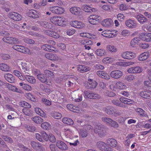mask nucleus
Returning <instances> with one entry per match:
<instances>
[{"mask_svg": "<svg viewBox=\"0 0 151 151\" xmlns=\"http://www.w3.org/2000/svg\"><path fill=\"white\" fill-rule=\"evenodd\" d=\"M31 119L33 121L37 124H40L43 121V119L39 116H35Z\"/></svg>", "mask_w": 151, "mask_h": 151, "instance_id": "obj_36", "label": "nucleus"}, {"mask_svg": "<svg viewBox=\"0 0 151 151\" xmlns=\"http://www.w3.org/2000/svg\"><path fill=\"white\" fill-rule=\"evenodd\" d=\"M104 111L108 114H113L114 111V108L111 107H107L105 108Z\"/></svg>", "mask_w": 151, "mask_h": 151, "instance_id": "obj_42", "label": "nucleus"}, {"mask_svg": "<svg viewBox=\"0 0 151 151\" xmlns=\"http://www.w3.org/2000/svg\"><path fill=\"white\" fill-rule=\"evenodd\" d=\"M50 20L52 23L59 26H62L64 22V20L63 19L58 17H52L50 18Z\"/></svg>", "mask_w": 151, "mask_h": 151, "instance_id": "obj_2", "label": "nucleus"}, {"mask_svg": "<svg viewBox=\"0 0 151 151\" xmlns=\"http://www.w3.org/2000/svg\"><path fill=\"white\" fill-rule=\"evenodd\" d=\"M112 120V119L110 118L106 117H103L101 118V120L102 121L109 124L111 121Z\"/></svg>", "mask_w": 151, "mask_h": 151, "instance_id": "obj_53", "label": "nucleus"}, {"mask_svg": "<svg viewBox=\"0 0 151 151\" xmlns=\"http://www.w3.org/2000/svg\"><path fill=\"white\" fill-rule=\"evenodd\" d=\"M106 50L107 51L111 52H116L117 51V49L114 46L108 45L106 47Z\"/></svg>", "mask_w": 151, "mask_h": 151, "instance_id": "obj_43", "label": "nucleus"}, {"mask_svg": "<svg viewBox=\"0 0 151 151\" xmlns=\"http://www.w3.org/2000/svg\"><path fill=\"white\" fill-rule=\"evenodd\" d=\"M117 88L120 89H125L126 88V86L124 84L121 82H117L116 83Z\"/></svg>", "mask_w": 151, "mask_h": 151, "instance_id": "obj_41", "label": "nucleus"}, {"mask_svg": "<svg viewBox=\"0 0 151 151\" xmlns=\"http://www.w3.org/2000/svg\"><path fill=\"white\" fill-rule=\"evenodd\" d=\"M19 105L22 107H27L29 109L31 108V106L27 102L24 101H22L19 102Z\"/></svg>", "mask_w": 151, "mask_h": 151, "instance_id": "obj_47", "label": "nucleus"}, {"mask_svg": "<svg viewBox=\"0 0 151 151\" xmlns=\"http://www.w3.org/2000/svg\"><path fill=\"white\" fill-rule=\"evenodd\" d=\"M50 10L53 13L61 14L64 13L63 8L57 6L51 7L50 8Z\"/></svg>", "mask_w": 151, "mask_h": 151, "instance_id": "obj_9", "label": "nucleus"}, {"mask_svg": "<svg viewBox=\"0 0 151 151\" xmlns=\"http://www.w3.org/2000/svg\"><path fill=\"white\" fill-rule=\"evenodd\" d=\"M110 75L112 78L115 79H118L122 76L123 73L119 70H114L111 72Z\"/></svg>", "mask_w": 151, "mask_h": 151, "instance_id": "obj_10", "label": "nucleus"}, {"mask_svg": "<svg viewBox=\"0 0 151 151\" xmlns=\"http://www.w3.org/2000/svg\"><path fill=\"white\" fill-rule=\"evenodd\" d=\"M37 78L40 82L42 83H44L45 82H47V77L44 74L41 73L38 76Z\"/></svg>", "mask_w": 151, "mask_h": 151, "instance_id": "obj_28", "label": "nucleus"}, {"mask_svg": "<svg viewBox=\"0 0 151 151\" xmlns=\"http://www.w3.org/2000/svg\"><path fill=\"white\" fill-rule=\"evenodd\" d=\"M142 39V35H141L139 37H134L131 41V45L133 47H134L137 44V43L140 40V39Z\"/></svg>", "mask_w": 151, "mask_h": 151, "instance_id": "obj_26", "label": "nucleus"}, {"mask_svg": "<svg viewBox=\"0 0 151 151\" xmlns=\"http://www.w3.org/2000/svg\"><path fill=\"white\" fill-rule=\"evenodd\" d=\"M4 77L6 81L10 83L14 82V78L12 74L9 73H6L4 75Z\"/></svg>", "mask_w": 151, "mask_h": 151, "instance_id": "obj_18", "label": "nucleus"}, {"mask_svg": "<svg viewBox=\"0 0 151 151\" xmlns=\"http://www.w3.org/2000/svg\"><path fill=\"white\" fill-rule=\"evenodd\" d=\"M45 56L46 58L51 60H56L58 58L56 55L51 53L46 54Z\"/></svg>", "mask_w": 151, "mask_h": 151, "instance_id": "obj_21", "label": "nucleus"}, {"mask_svg": "<svg viewBox=\"0 0 151 151\" xmlns=\"http://www.w3.org/2000/svg\"><path fill=\"white\" fill-rule=\"evenodd\" d=\"M50 148L51 151H59L58 149L55 144H50Z\"/></svg>", "mask_w": 151, "mask_h": 151, "instance_id": "obj_55", "label": "nucleus"}, {"mask_svg": "<svg viewBox=\"0 0 151 151\" xmlns=\"http://www.w3.org/2000/svg\"><path fill=\"white\" fill-rule=\"evenodd\" d=\"M142 70L143 69L141 67L137 66L128 69L127 71L129 73H141Z\"/></svg>", "mask_w": 151, "mask_h": 151, "instance_id": "obj_8", "label": "nucleus"}, {"mask_svg": "<svg viewBox=\"0 0 151 151\" xmlns=\"http://www.w3.org/2000/svg\"><path fill=\"white\" fill-rule=\"evenodd\" d=\"M70 25L75 28H81L84 27V24L81 22L77 21H72L70 23Z\"/></svg>", "mask_w": 151, "mask_h": 151, "instance_id": "obj_15", "label": "nucleus"}, {"mask_svg": "<svg viewBox=\"0 0 151 151\" xmlns=\"http://www.w3.org/2000/svg\"><path fill=\"white\" fill-rule=\"evenodd\" d=\"M81 9L79 7H73L70 8V11L73 14L78 15L80 14Z\"/></svg>", "mask_w": 151, "mask_h": 151, "instance_id": "obj_27", "label": "nucleus"}, {"mask_svg": "<svg viewBox=\"0 0 151 151\" xmlns=\"http://www.w3.org/2000/svg\"><path fill=\"white\" fill-rule=\"evenodd\" d=\"M117 18L118 20L122 21L124 20L125 16L122 14H119L117 15Z\"/></svg>", "mask_w": 151, "mask_h": 151, "instance_id": "obj_63", "label": "nucleus"}, {"mask_svg": "<svg viewBox=\"0 0 151 151\" xmlns=\"http://www.w3.org/2000/svg\"><path fill=\"white\" fill-rule=\"evenodd\" d=\"M35 111L37 114L42 117H45L46 116V115L45 112L41 109L39 108H35Z\"/></svg>", "mask_w": 151, "mask_h": 151, "instance_id": "obj_33", "label": "nucleus"}, {"mask_svg": "<svg viewBox=\"0 0 151 151\" xmlns=\"http://www.w3.org/2000/svg\"><path fill=\"white\" fill-rule=\"evenodd\" d=\"M51 116L54 118L59 119H60L62 116L60 113L57 112H53L51 113Z\"/></svg>", "mask_w": 151, "mask_h": 151, "instance_id": "obj_44", "label": "nucleus"}, {"mask_svg": "<svg viewBox=\"0 0 151 151\" xmlns=\"http://www.w3.org/2000/svg\"><path fill=\"white\" fill-rule=\"evenodd\" d=\"M80 135L82 137H85L88 134V133L87 131L86 130L81 129L79 132Z\"/></svg>", "mask_w": 151, "mask_h": 151, "instance_id": "obj_46", "label": "nucleus"}, {"mask_svg": "<svg viewBox=\"0 0 151 151\" xmlns=\"http://www.w3.org/2000/svg\"><path fill=\"white\" fill-rule=\"evenodd\" d=\"M119 9L120 10L122 11L126 10L128 9L126 5L123 4L120 5L119 7Z\"/></svg>", "mask_w": 151, "mask_h": 151, "instance_id": "obj_64", "label": "nucleus"}, {"mask_svg": "<svg viewBox=\"0 0 151 151\" xmlns=\"http://www.w3.org/2000/svg\"><path fill=\"white\" fill-rule=\"evenodd\" d=\"M94 131L95 132L101 137L106 135L105 127L100 124H98L95 126Z\"/></svg>", "mask_w": 151, "mask_h": 151, "instance_id": "obj_1", "label": "nucleus"}, {"mask_svg": "<svg viewBox=\"0 0 151 151\" xmlns=\"http://www.w3.org/2000/svg\"><path fill=\"white\" fill-rule=\"evenodd\" d=\"M89 82L87 83L88 86V89L90 88H95L97 85V82L91 79H88Z\"/></svg>", "mask_w": 151, "mask_h": 151, "instance_id": "obj_25", "label": "nucleus"}, {"mask_svg": "<svg viewBox=\"0 0 151 151\" xmlns=\"http://www.w3.org/2000/svg\"><path fill=\"white\" fill-rule=\"evenodd\" d=\"M84 93L85 97H86L89 99H99L100 98V96L99 95L93 92L85 91Z\"/></svg>", "mask_w": 151, "mask_h": 151, "instance_id": "obj_7", "label": "nucleus"}, {"mask_svg": "<svg viewBox=\"0 0 151 151\" xmlns=\"http://www.w3.org/2000/svg\"><path fill=\"white\" fill-rule=\"evenodd\" d=\"M49 139L52 142H55L56 141L55 137L51 134H49Z\"/></svg>", "mask_w": 151, "mask_h": 151, "instance_id": "obj_57", "label": "nucleus"}, {"mask_svg": "<svg viewBox=\"0 0 151 151\" xmlns=\"http://www.w3.org/2000/svg\"><path fill=\"white\" fill-rule=\"evenodd\" d=\"M89 22L93 24H96L100 21V17L96 15H92L88 18Z\"/></svg>", "mask_w": 151, "mask_h": 151, "instance_id": "obj_6", "label": "nucleus"}, {"mask_svg": "<svg viewBox=\"0 0 151 151\" xmlns=\"http://www.w3.org/2000/svg\"><path fill=\"white\" fill-rule=\"evenodd\" d=\"M29 17H32L33 18H37L39 17L38 15L37 14L36 11H33L32 10L29 11L27 14Z\"/></svg>", "mask_w": 151, "mask_h": 151, "instance_id": "obj_30", "label": "nucleus"}, {"mask_svg": "<svg viewBox=\"0 0 151 151\" xmlns=\"http://www.w3.org/2000/svg\"><path fill=\"white\" fill-rule=\"evenodd\" d=\"M89 68L82 65H79L78 67V70L81 73L87 72L89 70Z\"/></svg>", "mask_w": 151, "mask_h": 151, "instance_id": "obj_29", "label": "nucleus"}, {"mask_svg": "<svg viewBox=\"0 0 151 151\" xmlns=\"http://www.w3.org/2000/svg\"><path fill=\"white\" fill-rule=\"evenodd\" d=\"M106 141L108 145L112 147H115L117 144L116 140L113 138H109L107 139Z\"/></svg>", "mask_w": 151, "mask_h": 151, "instance_id": "obj_16", "label": "nucleus"}, {"mask_svg": "<svg viewBox=\"0 0 151 151\" xmlns=\"http://www.w3.org/2000/svg\"><path fill=\"white\" fill-rule=\"evenodd\" d=\"M41 47L44 50L50 52H53V51H54L55 49L53 46L47 44L42 45Z\"/></svg>", "mask_w": 151, "mask_h": 151, "instance_id": "obj_22", "label": "nucleus"}, {"mask_svg": "<svg viewBox=\"0 0 151 151\" xmlns=\"http://www.w3.org/2000/svg\"><path fill=\"white\" fill-rule=\"evenodd\" d=\"M125 24L127 27L130 28H136L137 26L136 22L134 20L132 19L127 20Z\"/></svg>", "mask_w": 151, "mask_h": 151, "instance_id": "obj_12", "label": "nucleus"}, {"mask_svg": "<svg viewBox=\"0 0 151 151\" xmlns=\"http://www.w3.org/2000/svg\"><path fill=\"white\" fill-rule=\"evenodd\" d=\"M62 122L64 123L69 125H72L73 124V122L72 119L66 117L63 118Z\"/></svg>", "mask_w": 151, "mask_h": 151, "instance_id": "obj_37", "label": "nucleus"}, {"mask_svg": "<svg viewBox=\"0 0 151 151\" xmlns=\"http://www.w3.org/2000/svg\"><path fill=\"white\" fill-rule=\"evenodd\" d=\"M80 35L81 37H87L88 38L92 39V35H90L88 33H81L80 34Z\"/></svg>", "mask_w": 151, "mask_h": 151, "instance_id": "obj_50", "label": "nucleus"}, {"mask_svg": "<svg viewBox=\"0 0 151 151\" xmlns=\"http://www.w3.org/2000/svg\"><path fill=\"white\" fill-rule=\"evenodd\" d=\"M109 124L110 125L111 127H114V128H117L119 127L118 124L117 122L113 120H112V121Z\"/></svg>", "mask_w": 151, "mask_h": 151, "instance_id": "obj_54", "label": "nucleus"}, {"mask_svg": "<svg viewBox=\"0 0 151 151\" xmlns=\"http://www.w3.org/2000/svg\"><path fill=\"white\" fill-rule=\"evenodd\" d=\"M42 101L43 103L46 105L49 106L51 104L50 101L44 98L42 99Z\"/></svg>", "mask_w": 151, "mask_h": 151, "instance_id": "obj_59", "label": "nucleus"}, {"mask_svg": "<svg viewBox=\"0 0 151 151\" xmlns=\"http://www.w3.org/2000/svg\"><path fill=\"white\" fill-rule=\"evenodd\" d=\"M56 145L61 150H65L68 149V147L61 140L57 141Z\"/></svg>", "mask_w": 151, "mask_h": 151, "instance_id": "obj_14", "label": "nucleus"}, {"mask_svg": "<svg viewBox=\"0 0 151 151\" xmlns=\"http://www.w3.org/2000/svg\"><path fill=\"white\" fill-rule=\"evenodd\" d=\"M9 17L11 19L15 21H19L22 19L21 15L14 12H12L9 14Z\"/></svg>", "mask_w": 151, "mask_h": 151, "instance_id": "obj_11", "label": "nucleus"}, {"mask_svg": "<svg viewBox=\"0 0 151 151\" xmlns=\"http://www.w3.org/2000/svg\"><path fill=\"white\" fill-rule=\"evenodd\" d=\"M31 145L32 147L36 150H37L38 148H40L41 146V145L40 144L34 141L31 142Z\"/></svg>", "mask_w": 151, "mask_h": 151, "instance_id": "obj_32", "label": "nucleus"}, {"mask_svg": "<svg viewBox=\"0 0 151 151\" xmlns=\"http://www.w3.org/2000/svg\"><path fill=\"white\" fill-rule=\"evenodd\" d=\"M38 23L40 26L45 28L52 29V25L49 22L45 21H39Z\"/></svg>", "mask_w": 151, "mask_h": 151, "instance_id": "obj_13", "label": "nucleus"}, {"mask_svg": "<svg viewBox=\"0 0 151 151\" xmlns=\"http://www.w3.org/2000/svg\"><path fill=\"white\" fill-rule=\"evenodd\" d=\"M51 34V37L55 38H58L59 37V34L55 32L52 31Z\"/></svg>", "mask_w": 151, "mask_h": 151, "instance_id": "obj_58", "label": "nucleus"}, {"mask_svg": "<svg viewBox=\"0 0 151 151\" xmlns=\"http://www.w3.org/2000/svg\"><path fill=\"white\" fill-rule=\"evenodd\" d=\"M25 79L27 81L31 83H35L36 82V79L33 76H26L25 77Z\"/></svg>", "mask_w": 151, "mask_h": 151, "instance_id": "obj_39", "label": "nucleus"}, {"mask_svg": "<svg viewBox=\"0 0 151 151\" xmlns=\"http://www.w3.org/2000/svg\"><path fill=\"white\" fill-rule=\"evenodd\" d=\"M3 41L9 44H17L19 43V40L12 37H4L2 39Z\"/></svg>", "mask_w": 151, "mask_h": 151, "instance_id": "obj_3", "label": "nucleus"}, {"mask_svg": "<svg viewBox=\"0 0 151 151\" xmlns=\"http://www.w3.org/2000/svg\"><path fill=\"white\" fill-rule=\"evenodd\" d=\"M50 126L49 124L47 122H44L41 124V127L44 129H47Z\"/></svg>", "mask_w": 151, "mask_h": 151, "instance_id": "obj_56", "label": "nucleus"}, {"mask_svg": "<svg viewBox=\"0 0 151 151\" xmlns=\"http://www.w3.org/2000/svg\"><path fill=\"white\" fill-rule=\"evenodd\" d=\"M137 19L141 24H143L145 22L147 21V19L143 15L140 14L135 17Z\"/></svg>", "mask_w": 151, "mask_h": 151, "instance_id": "obj_19", "label": "nucleus"}, {"mask_svg": "<svg viewBox=\"0 0 151 151\" xmlns=\"http://www.w3.org/2000/svg\"><path fill=\"white\" fill-rule=\"evenodd\" d=\"M22 111L24 114L27 116H29L30 114V110L29 109L27 108H24L22 109Z\"/></svg>", "mask_w": 151, "mask_h": 151, "instance_id": "obj_60", "label": "nucleus"}, {"mask_svg": "<svg viewBox=\"0 0 151 151\" xmlns=\"http://www.w3.org/2000/svg\"><path fill=\"white\" fill-rule=\"evenodd\" d=\"M0 69L4 71H8L9 70V68L6 64L1 63L0 64Z\"/></svg>", "mask_w": 151, "mask_h": 151, "instance_id": "obj_40", "label": "nucleus"}, {"mask_svg": "<svg viewBox=\"0 0 151 151\" xmlns=\"http://www.w3.org/2000/svg\"><path fill=\"white\" fill-rule=\"evenodd\" d=\"M151 95L150 93L146 91H142L140 93V96L145 99H149L150 98Z\"/></svg>", "mask_w": 151, "mask_h": 151, "instance_id": "obj_24", "label": "nucleus"}, {"mask_svg": "<svg viewBox=\"0 0 151 151\" xmlns=\"http://www.w3.org/2000/svg\"><path fill=\"white\" fill-rule=\"evenodd\" d=\"M111 32L110 30H105L102 32L101 35L106 37H111L110 35Z\"/></svg>", "mask_w": 151, "mask_h": 151, "instance_id": "obj_45", "label": "nucleus"}, {"mask_svg": "<svg viewBox=\"0 0 151 151\" xmlns=\"http://www.w3.org/2000/svg\"><path fill=\"white\" fill-rule=\"evenodd\" d=\"M1 137L3 138L5 141L10 143H12L13 142V140L11 138L7 136L1 135Z\"/></svg>", "mask_w": 151, "mask_h": 151, "instance_id": "obj_48", "label": "nucleus"}, {"mask_svg": "<svg viewBox=\"0 0 151 151\" xmlns=\"http://www.w3.org/2000/svg\"><path fill=\"white\" fill-rule=\"evenodd\" d=\"M149 55V52H146L140 54L138 57V59L139 61L145 60L147 59Z\"/></svg>", "mask_w": 151, "mask_h": 151, "instance_id": "obj_20", "label": "nucleus"}, {"mask_svg": "<svg viewBox=\"0 0 151 151\" xmlns=\"http://www.w3.org/2000/svg\"><path fill=\"white\" fill-rule=\"evenodd\" d=\"M13 73L15 75L17 76L19 78L22 80L21 78V76H22V74L19 71L17 70H14L13 71Z\"/></svg>", "mask_w": 151, "mask_h": 151, "instance_id": "obj_61", "label": "nucleus"}, {"mask_svg": "<svg viewBox=\"0 0 151 151\" xmlns=\"http://www.w3.org/2000/svg\"><path fill=\"white\" fill-rule=\"evenodd\" d=\"M102 76H101V78H104L106 79H109L110 78V76L106 73L103 71V73H102Z\"/></svg>", "mask_w": 151, "mask_h": 151, "instance_id": "obj_62", "label": "nucleus"}, {"mask_svg": "<svg viewBox=\"0 0 151 151\" xmlns=\"http://www.w3.org/2000/svg\"><path fill=\"white\" fill-rule=\"evenodd\" d=\"M112 103L114 105L122 107H125L124 104L122 103L119 100L116 99L113 100L112 101Z\"/></svg>", "mask_w": 151, "mask_h": 151, "instance_id": "obj_34", "label": "nucleus"}, {"mask_svg": "<svg viewBox=\"0 0 151 151\" xmlns=\"http://www.w3.org/2000/svg\"><path fill=\"white\" fill-rule=\"evenodd\" d=\"M141 35H142V39L146 42L151 41V33H142Z\"/></svg>", "mask_w": 151, "mask_h": 151, "instance_id": "obj_17", "label": "nucleus"}, {"mask_svg": "<svg viewBox=\"0 0 151 151\" xmlns=\"http://www.w3.org/2000/svg\"><path fill=\"white\" fill-rule=\"evenodd\" d=\"M96 53L99 56H102L106 54V51L102 49H98L96 51Z\"/></svg>", "mask_w": 151, "mask_h": 151, "instance_id": "obj_35", "label": "nucleus"}, {"mask_svg": "<svg viewBox=\"0 0 151 151\" xmlns=\"http://www.w3.org/2000/svg\"><path fill=\"white\" fill-rule=\"evenodd\" d=\"M113 23V21L111 18H107L104 20L102 24L104 27H109Z\"/></svg>", "mask_w": 151, "mask_h": 151, "instance_id": "obj_23", "label": "nucleus"}, {"mask_svg": "<svg viewBox=\"0 0 151 151\" xmlns=\"http://www.w3.org/2000/svg\"><path fill=\"white\" fill-rule=\"evenodd\" d=\"M122 57L126 59H132L136 56V55L134 53L131 51H127L122 52L121 54Z\"/></svg>", "mask_w": 151, "mask_h": 151, "instance_id": "obj_4", "label": "nucleus"}, {"mask_svg": "<svg viewBox=\"0 0 151 151\" xmlns=\"http://www.w3.org/2000/svg\"><path fill=\"white\" fill-rule=\"evenodd\" d=\"M98 148L102 151H111V148L109 147L106 143L101 141H99L97 143Z\"/></svg>", "mask_w": 151, "mask_h": 151, "instance_id": "obj_5", "label": "nucleus"}, {"mask_svg": "<svg viewBox=\"0 0 151 151\" xmlns=\"http://www.w3.org/2000/svg\"><path fill=\"white\" fill-rule=\"evenodd\" d=\"M83 10L86 12H94L95 11V9L94 8H92L89 6L85 5L83 6Z\"/></svg>", "mask_w": 151, "mask_h": 151, "instance_id": "obj_31", "label": "nucleus"}, {"mask_svg": "<svg viewBox=\"0 0 151 151\" xmlns=\"http://www.w3.org/2000/svg\"><path fill=\"white\" fill-rule=\"evenodd\" d=\"M135 111L137 112L141 116H146V114L145 111L140 108H137L135 109Z\"/></svg>", "mask_w": 151, "mask_h": 151, "instance_id": "obj_38", "label": "nucleus"}, {"mask_svg": "<svg viewBox=\"0 0 151 151\" xmlns=\"http://www.w3.org/2000/svg\"><path fill=\"white\" fill-rule=\"evenodd\" d=\"M44 73L45 74V75L46 76L49 77L52 76L54 75V74L53 73L48 70H45L44 71Z\"/></svg>", "mask_w": 151, "mask_h": 151, "instance_id": "obj_49", "label": "nucleus"}, {"mask_svg": "<svg viewBox=\"0 0 151 151\" xmlns=\"http://www.w3.org/2000/svg\"><path fill=\"white\" fill-rule=\"evenodd\" d=\"M41 134L42 136V138L43 137L44 140L46 141H47L49 139V136H48L46 132L44 131L42 132Z\"/></svg>", "mask_w": 151, "mask_h": 151, "instance_id": "obj_52", "label": "nucleus"}, {"mask_svg": "<svg viewBox=\"0 0 151 151\" xmlns=\"http://www.w3.org/2000/svg\"><path fill=\"white\" fill-rule=\"evenodd\" d=\"M27 129L28 131L30 132H33L36 130V128L32 125L27 126Z\"/></svg>", "mask_w": 151, "mask_h": 151, "instance_id": "obj_51", "label": "nucleus"}]
</instances>
